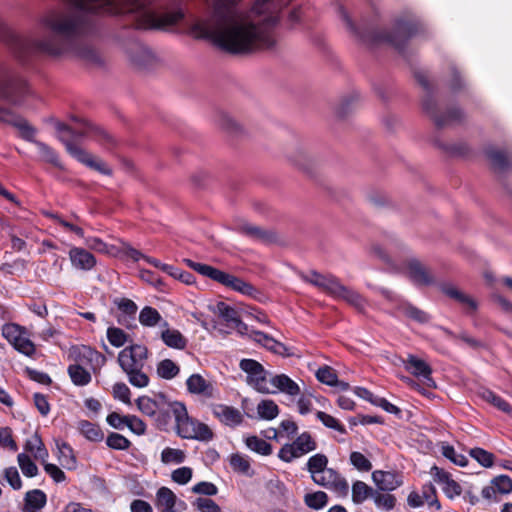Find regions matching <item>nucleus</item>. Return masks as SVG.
<instances>
[{"mask_svg":"<svg viewBox=\"0 0 512 512\" xmlns=\"http://www.w3.org/2000/svg\"><path fill=\"white\" fill-rule=\"evenodd\" d=\"M63 11H50L42 19L47 34L42 39L22 37L5 32L4 41L15 57L27 63L31 57L44 54L59 57L74 53L81 59L99 63L100 57L91 46L82 45L84 36L96 31L98 14L126 15L135 29L162 30L176 25L185 17L182 0H164L156 8V0H64Z\"/></svg>","mask_w":512,"mask_h":512,"instance_id":"nucleus-1","label":"nucleus"},{"mask_svg":"<svg viewBox=\"0 0 512 512\" xmlns=\"http://www.w3.org/2000/svg\"><path fill=\"white\" fill-rule=\"evenodd\" d=\"M207 16L198 19L193 32L213 42L219 49L234 55L246 54L274 42L266 37L256 24L248 21L238 8L240 0H205Z\"/></svg>","mask_w":512,"mask_h":512,"instance_id":"nucleus-2","label":"nucleus"},{"mask_svg":"<svg viewBox=\"0 0 512 512\" xmlns=\"http://www.w3.org/2000/svg\"><path fill=\"white\" fill-rule=\"evenodd\" d=\"M71 119L79 124V129H74L60 121L55 122V129L59 134H61L59 135V140L64 144L67 152L78 162L88 168L93 169L102 175L111 176L112 169L103 160L95 158L86 150L75 145L73 140L91 137L104 148L110 149L116 145L115 139L107 131L86 119H81L76 116H72Z\"/></svg>","mask_w":512,"mask_h":512,"instance_id":"nucleus-3","label":"nucleus"},{"mask_svg":"<svg viewBox=\"0 0 512 512\" xmlns=\"http://www.w3.org/2000/svg\"><path fill=\"white\" fill-rule=\"evenodd\" d=\"M338 12L347 28L363 43L373 46L387 43L404 57H406V49L412 37L417 35L428 36L430 34L429 27L415 16L396 19L390 31L378 29L359 30L343 6H339Z\"/></svg>","mask_w":512,"mask_h":512,"instance_id":"nucleus-4","label":"nucleus"},{"mask_svg":"<svg viewBox=\"0 0 512 512\" xmlns=\"http://www.w3.org/2000/svg\"><path fill=\"white\" fill-rule=\"evenodd\" d=\"M148 359V348L142 344H131L118 353L117 362L127 375L129 383L136 388L149 385V376L143 371Z\"/></svg>","mask_w":512,"mask_h":512,"instance_id":"nucleus-5","label":"nucleus"},{"mask_svg":"<svg viewBox=\"0 0 512 512\" xmlns=\"http://www.w3.org/2000/svg\"><path fill=\"white\" fill-rule=\"evenodd\" d=\"M0 121L15 127L19 131L22 139L33 143L37 147L43 161L64 170V166L59 160L56 151L46 143L35 138L37 130L25 118L8 108L0 107Z\"/></svg>","mask_w":512,"mask_h":512,"instance_id":"nucleus-6","label":"nucleus"},{"mask_svg":"<svg viewBox=\"0 0 512 512\" xmlns=\"http://www.w3.org/2000/svg\"><path fill=\"white\" fill-rule=\"evenodd\" d=\"M414 77L426 92L422 99V109L433 120L437 130L448 127L453 123H460L464 119L463 110L456 106L449 108L445 113L439 114L438 105L434 98V89L427 76L421 71H416Z\"/></svg>","mask_w":512,"mask_h":512,"instance_id":"nucleus-7","label":"nucleus"},{"mask_svg":"<svg viewBox=\"0 0 512 512\" xmlns=\"http://www.w3.org/2000/svg\"><path fill=\"white\" fill-rule=\"evenodd\" d=\"M171 408L175 418V429L178 436L183 439H194L202 442L213 439L214 434L209 426L189 417L183 402L174 401Z\"/></svg>","mask_w":512,"mask_h":512,"instance_id":"nucleus-8","label":"nucleus"},{"mask_svg":"<svg viewBox=\"0 0 512 512\" xmlns=\"http://www.w3.org/2000/svg\"><path fill=\"white\" fill-rule=\"evenodd\" d=\"M28 93L26 80L0 63V99L21 106Z\"/></svg>","mask_w":512,"mask_h":512,"instance_id":"nucleus-9","label":"nucleus"},{"mask_svg":"<svg viewBox=\"0 0 512 512\" xmlns=\"http://www.w3.org/2000/svg\"><path fill=\"white\" fill-rule=\"evenodd\" d=\"M240 369L247 374L246 382L252 386L256 391L269 394L275 393L271 391L267 386V374L268 372L264 369L263 365L258 361L250 358L242 359L239 363Z\"/></svg>","mask_w":512,"mask_h":512,"instance_id":"nucleus-10","label":"nucleus"},{"mask_svg":"<svg viewBox=\"0 0 512 512\" xmlns=\"http://www.w3.org/2000/svg\"><path fill=\"white\" fill-rule=\"evenodd\" d=\"M406 269L407 277L417 287L432 286L436 283L428 268L417 258L408 259Z\"/></svg>","mask_w":512,"mask_h":512,"instance_id":"nucleus-11","label":"nucleus"},{"mask_svg":"<svg viewBox=\"0 0 512 512\" xmlns=\"http://www.w3.org/2000/svg\"><path fill=\"white\" fill-rule=\"evenodd\" d=\"M311 478L316 485L327 489H333L343 494L348 493V482L333 468H328L321 473H317V476L314 475Z\"/></svg>","mask_w":512,"mask_h":512,"instance_id":"nucleus-12","label":"nucleus"},{"mask_svg":"<svg viewBox=\"0 0 512 512\" xmlns=\"http://www.w3.org/2000/svg\"><path fill=\"white\" fill-rule=\"evenodd\" d=\"M404 367L413 376L422 379L426 386L436 388V383L432 378V368L426 361L409 354L404 361Z\"/></svg>","mask_w":512,"mask_h":512,"instance_id":"nucleus-13","label":"nucleus"},{"mask_svg":"<svg viewBox=\"0 0 512 512\" xmlns=\"http://www.w3.org/2000/svg\"><path fill=\"white\" fill-rule=\"evenodd\" d=\"M371 477L375 489L383 492H392L403 485V475L398 471L375 470Z\"/></svg>","mask_w":512,"mask_h":512,"instance_id":"nucleus-14","label":"nucleus"},{"mask_svg":"<svg viewBox=\"0 0 512 512\" xmlns=\"http://www.w3.org/2000/svg\"><path fill=\"white\" fill-rule=\"evenodd\" d=\"M113 304L118 308L119 314L117 316L118 324L125 326L128 329L136 327L135 319L138 310L137 304L129 298H114Z\"/></svg>","mask_w":512,"mask_h":512,"instance_id":"nucleus-15","label":"nucleus"},{"mask_svg":"<svg viewBox=\"0 0 512 512\" xmlns=\"http://www.w3.org/2000/svg\"><path fill=\"white\" fill-rule=\"evenodd\" d=\"M235 231L252 240L260 241L262 243H273L277 240V235L274 231L265 230L248 222L239 223L235 227Z\"/></svg>","mask_w":512,"mask_h":512,"instance_id":"nucleus-16","label":"nucleus"},{"mask_svg":"<svg viewBox=\"0 0 512 512\" xmlns=\"http://www.w3.org/2000/svg\"><path fill=\"white\" fill-rule=\"evenodd\" d=\"M302 280L333 295L340 281L332 274L323 275L315 270L301 275Z\"/></svg>","mask_w":512,"mask_h":512,"instance_id":"nucleus-17","label":"nucleus"},{"mask_svg":"<svg viewBox=\"0 0 512 512\" xmlns=\"http://www.w3.org/2000/svg\"><path fill=\"white\" fill-rule=\"evenodd\" d=\"M75 360L90 365L93 372L100 370L106 364V357L90 346L83 345L75 352Z\"/></svg>","mask_w":512,"mask_h":512,"instance_id":"nucleus-18","label":"nucleus"},{"mask_svg":"<svg viewBox=\"0 0 512 512\" xmlns=\"http://www.w3.org/2000/svg\"><path fill=\"white\" fill-rule=\"evenodd\" d=\"M212 411L213 415L226 426L236 427L243 422V415L233 406L215 404L212 407Z\"/></svg>","mask_w":512,"mask_h":512,"instance_id":"nucleus-19","label":"nucleus"},{"mask_svg":"<svg viewBox=\"0 0 512 512\" xmlns=\"http://www.w3.org/2000/svg\"><path fill=\"white\" fill-rule=\"evenodd\" d=\"M68 255L72 266L77 270L90 271L96 266L95 256L84 248L72 247Z\"/></svg>","mask_w":512,"mask_h":512,"instance_id":"nucleus-20","label":"nucleus"},{"mask_svg":"<svg viewBox=\"0 0 512 512\" xmlns=\"http://www.w3.org/2000/svg\"><path fill=\"white\" fill-rule=\"evenodd\" d=\"M252 334L255 336L254 340L265 347L267 350L281 355L283 357H291L293 353L290 352V349L283 343L277 341L272 336L262 332L253 330Z\"/></svg>","mask_w":512,"mask_h":512,"instance_id":"nucleus-21","label":"nucleus"},{"mask_svg":"<svg viewBox=\"0 0 512 512\" xmlns=\"http://www.w3.org/2000/svg\"><path fill=\"white\" fill-rule=\"evenodd\" d=\"M177 502L180 507L186 508V503L182 500L178 501L175 493L170 488L163 486L157 490L156 505L161 508V512L176 509Z\"/></svg>","mask_w":512,"mask_h":512,"instance_id":"nucleus-22","label":"nucleus"},{"mask_svg":"<svg viewBox=\"0 0 512 512\" xmlns=\"http://www.w3.org/2000/svg\"><path fill=\"white\" fill-rule=\"evenodd\" d=\"M167 403V396L160 392L157 399H152L148 396H140L136 400L137 408L146 416L153 418L157 415L159 406Z\"/></svg>","mask_w":512,"mask_h":512,"instance_id":"nucleus-23","label":"nucleus"},{"mask_svg":"<svg viewBox=\"0 0 512 512\" xmlns=\"http://www.w3.org/2000/svg\"><path fill=\"white\" fill-rule=\"evenodd\" d=\"M47 503V495L41 489H32L24 496L23 512H39Z\"/></svg>","mask_w":512,"mask_h":512,"instance_id":"nucleus-24","label":"nucleus"},{"mask_svg":"<svg viewBox=\"0 0 512 512\" xmlns=\"http://www.w3.org/2000/svg\"><path fill=\"white\" fill-rule=\"evenodd\" d=\"M55 446L57 449L56 456L59 464L67 470L75 469L77 460L72 447L67 442L60 439L55 440Z\"/></svg>","mask_w":512,"mask_h":512,"instance_id":"nucleus-25","label":"nucleus"},{"mask_svg":"<svg viewBox=\"0 0 512 512\" xmlns=\"http://www.w3.org/2000/svg\"><path fill=\"white\" fill-rule=\"evenodd\" d=\"M187 390L191 394L213 397L214 387L207 382L200 374H192L186 380Z\"/></svg>","mask_w":512,"mask_h":512,"instance_id":"nucleus-26","label":"nucleus"},{"mask_svg":"<svg viewBox=\"0 0 512 512\" xmlns=\"http://www.w3.org/2000/svg\"><path fill=\"white\" fill-rule=\"evenodd\" d=\"M439 288L446 296L466 305L471 311H476L478 309L476 300L458 290L454 285L450 283H442L439 285Z\"/></svg>","mask_w":512,"mask_h":512,"instance_id":"nucleus-27","label":"nucleus"},{"mask_svg":"<svg viewBox=\"0 0 512 512\" xmlns=\"http://www.w3.org/2000/svg\"><path fill=\"white\" fill-rule=\"evenodd\" d=\"M270 383L280 392L290 396L300 393L299 385L286 374H278L271 378Z\"/></svg>","mask_w":512,"mask_h":512,"instance_id":"nucleus-28","label":"nucleus"},{"mask_svg":"<svg viewBox=\"0 0 512 512\" xmlns=\"http://www.w3.org/2000/svg\"><path fill=\"white\" fill-rule=\"evenodd\" d=\"M161 339L169 348L178 350L185 349L188 343V340L177 329L166 328L161 332Z\"/></svg>","mask_w":512,"mask_h":512,"instance_id":"nucleus-29","label":"nucleus"},{"mask_svg":"<svg viewBox=\"0 0 512 512\" xmlns=\"http://www.w3.org/2000/svg\"><path fill=\"white\" fill-rule=\"evenodd\" d=\"M67 373L75 386H86L92 380L90 372L78 363L69 365Z\"/></svg>","mask_w":512,"mask_h":512,"instance_id":"nucleus-30","label":"nucleus"},{"mask_svg":"<svg viewBox=\"0 0 512 512\" xmlns=\"http://www.w3.org/2000/svg\"><path fill=\"white\" fill-rule=\"evenodd\" d=\"M479 396L486 402H489L500 411L510 414L512 413V406L502 397L494 393L488 388H483L479 391Z\"/></svg>","mask_w":512,"mask_h":512,"instance_id":"nucleus-31","label":"nucleus"},{"mask_svg":"<svg viewBox=\"0 0 512 512\" xmlns=\"http://www.w3.org/2000/svg\"><path fill=\"white\" fill-rule=\"evenodd\" d=\"M209 309L230 326L239 318L237 310L223 301L217 302L214 306H209Z\"/></svg>","mask_w":512,"mask_h":512,"instance_id":"nucleus-32","label":"nucleus"},{"mask_svg":"<svg viewBox=\"0 0 512 512\" xmlns=\"http://www.w3.org/2000/svg\"><path fill=\"white\" fill-rule=\"evenodd\" d=\"M372 500L377 509L385 512L393 510L396 506L397 499L390 492H383L375 489Z\"/></svg>","mask_w":512,"mask_h":512,"instance_id":"nucleus-33","label":"nucleus"},{"mask_svg":"<svg viewBox=\"0 0 512 512\" xmlns=\"http://www.w3.org/2000/svg\"><path fill=\"white\" fill-rule=\"evenodd\" d=\"M375 489L363 481L357 480L352 484V501L355 504H362L368 498L373 497Z\"/></svg>","mask_w":512,"mask_h":512,"instance_id":"nucleus-34","label":"nucleus"},{"mask_svg":"<svg viewBox=\"0 0 512 512\" xmlns=\"http://www.w3.org/2000/svg\"><path fill=\"white\" fill-rule=\"evenodd\" d=\"M229 464L235 473L252 477L254 470L251 469L248 459L240 453H233L229 457Z\"/></svg>","mask_w":512,"mask_h":512,"instance_id":"nucleus-35","label":"nucleus"},{"mask_svg":"<svg viewBox=\"0 0 512 512\" xmlns=\"http://www.w3.org/2000/svg\"><path fill=\"white\" fill-rule=\"evenodd\" d=\"M81 434L88 440L100 442L104 438V433L98 424H94L87 420H81L78 423Z\"/></svg>","mask_w":512,"mask_h":512,"instance_id":"nucleus-36","label":"nucleus"},{"mask_svg":"<svg viewBox=\"0 0 512 512\" xmlns=\"http://www.w3.org/2000/svg\"><path fill=\"white\" fill-rule=\"evenodd\" d=\"M333 296L339 297L358 308L363 307L364 304V300L358 292L344 286L341 283H339L337 286Z\"/></svg>","mask_w":512,"mask_h":512,"instance_id":"nucleus-37","label":"nucleus"},{"mask_svg":"<svg viewBox=\"0 0 512 512\" xmlns=\"http://www.w3.org/2000/svg\"><path fill=\"white\" fill-rule=\"evenodd\" d=\"M292 444L300 457L317 449V443L309 432L301 433Z\"/></svg>","mask_w":512,"mask_h":512,"instance_id":"nucleus-38","label":"nucleus"},{"mask_svg":"<svg viewBox=\"0 0 512 512\" xmlns=\"http://www.w3.org/2000/svg\"><path fill=\"white\" fill-rule=\"evenodd\" d=\"M233 291L248 296L261 303H263L266 299V296L262 291L254 287L251 283L246 282L242 278H239L236 287Z\"/></svg>","mask_w":512,"mask_h":512,"instance_id":"nucleus-39","label":"nucleus"},{"mask_svg":"<svg viewBox=\"0 0 512 512\" xmlns=\"http://www.w3.org/2000/svg\"><path fill=\"white\" fill-rule=\"evenodd\" d=\"M257 413L260 419L271 421L278 416L279 407L273 400L264 399L258 403Z\"/></svg>","mask_w":512,"mask_h":512,"instance_id":"nucleus-40","label":"nucleus"},{"mask_svg":"<svg viewBox=\"0 0 512 512\" xmlns=\"http://www.w3.org/2000/svg\"><path fill=\"white\" fill-rule=\"evenodd\" d=\"M245 445L251 451L263 456H268L272 453V445L255 435L248 436L245 439Z\"/></svg>","mask_w":512,"mask_h":512,"instance_id":"nucleus-41","label":"nucleus"},{"mask_svg":"<svg viewBox=\"0 0 512 512\" xmlns=\"http://www.w3.org/2000/svg\"><path fill=\"white\" fill-rule=\"evenodd\" d=\"M328 465V457L325 454L317 453L311 456L306 463V470L312 476H317V473H321L324 470H327Z\"/></svg>","mask_w":512,"mask_h":512,"instance_id":"nucleus-42","label":"nucleus"},{"mask_svg":"<svg viewBox=\"0 0 512 512\" xmlns=\"http://www.w3.org/2000/svg\"><path fill=\"white\" fill-rule=\"evenodd\" d=\"M162 321V316L157 309L145 306L139 313V322L145 327H154Z\"/></svg>","mask_w":512,"mask_h":512,"instance_id":"nucleus-43","label":"nucleus"},{"mask_svg":"<svg viewBox=\"0 0 512 512\" xmlns=\"http://www.w3.org/2000/svg\"><path fill=\"white\" fill-rule=\"evenodd\" d=\"M180 372L179 366L171 359H163L157 365V374L160 378L171 380Z\"/></svg>","mask_w":512,"mask_h":512,"instance_id":"nucleus-44","label":"nucleus"},{"mask_svg":"<svg viewBox=\"0 0 512 512\" xmlns=\"http://www.w3.org/2000/svg\"><path fill=\"white\" fill-rule=\"evenodd\" d=\"M174 402H168L166 404H162L159 406V410H157V415L153 417L156 426L160 430H166L170 421L171 416L173 415L171 405Z\"/></svg>","mask_w":512,"mask_h":512,"instance_id":"nucleus-45","label":"nucleus"},{"mask_svg":"<svg viewBox=\"0 0 512 512\" xmlns=\"http://www.w3.org/2000/svg\"><path fill=\"white\" fill-rule=\"evenodd\" d=\"M17 462L24 476L32 478L38 475V467L28 454L19 453Z\"/></svg>","mask_w":512,"mask_h":512,"instance_id":"nucleus-46","label":"nucleus"},{"mask_svg":"<svg viewBox=\"0 0 512 512\" xmlns=\"http://www.w3.org/2000/svg\"><path fill=\"white\" fill-rule=\"evenodd\" d=\"M485 154L495 169L505 170L508 168L509 161L503 151L491 147L486 149Z\"/></svg>","mask_w":512,"mask_h":512,"instance_id":"nucleus-47","label":"nucleus"},{"mask_svg":"<svg viewBox=\"0 0 512 512\" xmlns=\"http://www.w3.org/2000/svg\"><path fill=\"white\" fill-rule=\"evenodd\" d=\"M328 495L324 491H316L313 493H307L304 496L305 504L314 510H320L325 507L328 503Z\"/></svg>","mask_w":512,"mask_h":512,"instance_id":"nucleus-48","label":"nucleus"},{"mask_svg":"<svg viewBox=\"0 0 512 512\" xmlns=\"http://www.w3.org/2000/svg\"><path fill=\"white\" fill-rule=\"evenodd\" d=\"M469 455L474 460H476L481 466H483L485 468H490L494 464V459H495L494 454L483 449V448H480V447L472 448L469 451Z\"/></svg>","mask_w":512,"mask_h":512,"instance_id":"nucleus-49","label":"nucleus"},{"mask_svg":"<svg viewBox=\"0 0 512 512\" xmlns=\"http://www.w3.org/2000/svg\"><path fill=\"white\" fill-rule=\"evenodd\" d=\"M433 143L435 146L452 156H465L469 152V147L465 143L445 144L437 138L433 140Z\"/></svg>","mask_w":512,"mask_h":512,"instance_id":"nucleus-50","label":"nucleus"},{"mask_svg":"<svg viewBox=\"0 0 512 512\" xmlns=\"http://www.w3.org/2000/svg\"><path fill=\"white\" fill-rule=\"evenodd\" d=\"M403 313L407 318L420 324H426L431 319V316L427 312L412 304L405 305L403 307Z\"/></svg>","mask_w":512,"mask_h":512,"instance_id":"nucleus-51","label":"nucleus"},{"mask_svg":"<svg viewBox=\"0 0 512 512\" xmlns=\"http://www.w3.org/2000/svg\"><path fill=\"white\" fill-rule=\"evenodd\" d=\"M316 418L327 428L333 429L341 434H346L347 430L343 424L339 422L338 419L333 417L330 414H327L323 411L316 412Z\"/></svg>","mask_w":512,"mask_h":512,"instance_id":"nucleus-52","label":"nucleus"},{"mask_svg":"<svg viewBox=\"0 0 512 512\" xmlns=\"http://www.w3.org/2000/svg\"><path fill=\"white\" fill-rule=\"evenodd\" d=\"M106 445L114 450H127L131 446V442L122 434L110 432L106 438Z\"/></svg>","mask_w":512,"mask_h":512,"instance_id":"nucleus-53","label":"nucleus"},{"mask_svg":"<svg viewBox=\"0 0 512 512\" xmlns=\"http://www.w3.org/2000/svg\"><path fill=\"white\" fill-rule=\"evenodd\" d=\"M186 455L183 450L166 447L161 452V461L164 464H181L185 461Z\"/></svg>","mask_w":512,"mask_h":512,"instance_id":"nucleus-54","label":"nucleus"},{"mask_svg":"<svg viewBox=\"0 0 512 512\" xmlns=\"http://www.w3.org/2000/svg\"><path fill=\"white\" fill-rule=\"evenodd\" d=\"M106 335L109 343L116 348L124 346L128 340V335L121 328L114 326L108 327Z\"/></svg>","mask_w":512,"mask_h":512,"instance_id":"nucleus-55","label":"nucleus"},{"mask_svg":"<svg viewBox=\"0 0 512 512\" xmlns=\"http://www.w3.org/2000/svg\"><path fill=\"white\" fill-rule=\"evenodd\" d=\"M24 333V328L15 323H6L2 326V336L10 344L19 341V337H21Z\"/></svg>","mask_w":512,"mask_h":512,"instance_id":"nucleus-56","label":"nucleus"},{"mask_svg":"<svg viewBox=\"0 0 512 512\" xmlns=\"http://www.w3.org/2000/svg\"><path fill=\"white\" fill-rule=\"evenodd\" d=\"M359 95L352 93L351 95L342 99L338 107L336 108V114L339 118H345L352 112L355 107V103L358 101Z\"/></svg>","mask_w":512,"mask_h":512,"instance_id":"nucleus-57","label":"nucleus"},{"mask_svg":"<svg viewBox=\"0 0 512 512\" xmlns=\"http://www.w3.org/2000/svg\"><path fill=\"white\" fill-rule=\"evenodd\" d=\"M192 505L199 512H222L221 507L208 497H198L192 502Z\"/></svg>","mask_w":512,"mask_h":512,"instance_id":"nucleus-58","label":"nucleus"},{"mask_svg":"<svg viewBox=\"0 0 512 512\" xmlns=\"http://www.w3.org/2000/svg\"><path fill=\"white\" fill-rule=\"evenodd\" d=\"M442 455L450 460L453 464L458 465L460 467L467 466L469 460L463 454H458L455 448L451 445L442 446Z\"/></svg>","mask_w":512,"mask_h":512,"instance_id":"nucleus-59","label":"nucleus"},{"mask_svg":"<svg viewBox=\"0 0 512 512\" xmlns=\"http://www.w3.org/2000/svg\"><path fill=\"white\" fill-rule=\"evenodd\" d=\"M316 378L319 382L327 386L337 384V374L330 366H322L316 371Z\"/></svg>","mask_w":512,"mask_h":512,"instance_id":"nucleus-60","label":"nucleus"},{"mask_svg":"<svg viewBox=\"0 0 512 512\" xmlns=\"http://www.w3.org/2000/svg\"><path fill=\"white\" fill-rule=\"evenodd\" d=\"M423 499L430 507H435L436 510L441 509V503L437 497L436 488L432 483L424 484L422 487Z\"/></svg>","mask_w":512,"mask_h":512,"instance_id":"nucleus-61","label":"nucleus"},{"mask_svg":"<svg viewBox=\"0 0 512 512\" xmlns=\"http://www.w3.org/2000/svg\"><path fill=\"white\" fill-rule=\"evenodd\" d=\"M350 462L359 471L368 472L372 469L371 461L358 451L351 452Z\"/></svg>","mask_w":512,"mask_h":512,"instance_id":"nucleus-62","label":"nucleus"},{"mask_svg":"<svg viewBox=\"0 0 512 512\" xmlns=\"http://www.w3.org/2000/svg\"><path fill=\"white\" fill-rule=\"evenodd\" d=\"M4 479L13 490H20L23 486L20 474L15 466H10L4 469Z\"/></svg>","mask_w":512,"mask_h":512,"instance_id":"nucleus-63","label":"nucleus"},{"mask_svg":"<svg viewBox=\"0 0 512 512\" xmlns=\"http://www.w3.org/2000/svg\"><path fill=\"white\" fill-rule=\"evenodd\" d=\"M491 484L495 486L497 492L500 494H509L512 492V478L508 475L502 474L494 477L491 480Z\"/></svg>","mask_w":512,"mask_h":512,"instance_id":"nucleus-64","label":"nucleus"}]
</instances>
